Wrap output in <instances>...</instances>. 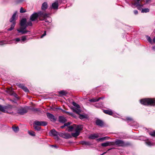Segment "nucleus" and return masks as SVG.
Masks as SVG:
<instances>
[{"instance_id": "54", "label": "nucleus", "mask_w": 155, "mask_h": 155, "mask_svg": "<svg viewBox=\"0 0 155 155\" xmlns=\"http://www.w3.org/2000/svg\"><path fill=\"white\" fill-rule=\"evenodd\" d=\"M153 41L155 43V37L153 39Z\"/></svg>"}, {"instance_id": "44", "label": "nucleus", "mask_w": 155, "mask_h": 155, "mask_svg": "<svg viewBox=\"0 0 155 155\" xmlns=\"http://www.w3.org/2000/svg\"><path fill=\"white\" fill-rule=\"evenodd\" d=\"M26 25H27V26H32V24L31 22V21H30L27 23Z\"/></svg>"}, {"instance_id": "41", "label": "nucleus", "mask_w": 155, "mask_h": 155, "mask_svg": "<svg viewBox=\"0 0 155 155\" xmlns=\"http://www.w3.org/2000/svg\"><path fill=\"white\" fill-rule=\"evenodd\" d=\"M26 39V37L25 36H23L21 37V41L23 42L25 41Z\"/></svg>"}, {"instance_id": "29", "label": "nucleus", "mask_w": 155, "mask_h": 155, "mask_svg": "<svg viewBox=\"0 0 155 155\" xmlns=\"http://www.w3.org/2000/svg\"><path fill=\"white\" fill-rule=\"evenodd\" d=\"M141 10V12L142 13H147L149 12L150 11L149 9L148 8H145L144 9H142V8Z\"/></svg>"}, {"instance_id": "12", "label": "nucleus", "mask_w": 155, "mask_h": 155, "mask_svg": "<svg viewBox=\"0 0 155 155\" xmlns=\"http://www.w3.org/2000/svg\"><path fill=\"white\" fill-rule=\"evenodd\" d=\"M81 126V125L74 124L72 125L69 126L68 127L69 129L68 130V131L69 132L71 131H72L73 130H75L78 127L80 126Z\"/></svg>"}, {"instance_id": "39", "label": "nucleus", "mask_w": 155, "mask_h": 155, "mask_svg": "<svg viewBox=\"0 0 155 155\" xmlns=\"http://www.w3.org/2000/svg\"><path fill=\"white\" fill-rule=\"evenodd\" d=\"M65 132L64 133H60L59 134H58V135L61 137L63 138H64V134Z\"/></svg>"}, {"instance_id": "35", "label": "nucleus", "mask_w": 155, "mask_h": 155, "mask_svg": "<svg viewBox=\"0 0 155 155\" xmlns=\"http://www.w3.org/2000/svg\"><path fill=\"white\" fill-rule=\"evenodd\" d=\"M28 133L32 136H35V132L32 131H28Z\"/></svg>"}, {"instance_id": "5", "label": "nucleus", "mask_w": 155, "mask_h": 155, "mask_svg": "<svg viewBox=\"0 0 155 155\" xmlns=\"http://www.w3.org/2000/svg\"><path fill=\"white\" fill-rule=\"evenodd\" d=\"M140 1V0H135L134 2L131 3V7L134 8L137 7L138 9L141 10L142 7H143L144 5L141 4Z\"/></svg>"}, {"instance_id": "57", "label": "nucleus", "mask_w": 155, "mask_h": 155, "mask_svg": "<svg viewBox=\"0 0 155 155\" xmlns=\"http://www.w3.org/2000/svg\"><path fill=\"white\" fill-rule=\"evenodd\" d=\"M52 146L54 147H57L56 146V145H52Z\"/></svg>"}, {"instance_id": "55", "label": "nucleus", "mask_w": 155, "mask_h": 155, "mask_svg": "<svg viewBox=\"0 0 155 155\" xmlns=\"http://www.w3.org/2000/svg\"><path fill=\"white\" fill-rule=\"evenodd\" d=\"M153 49L154 50H155V46H153L152 47Z\"/></svg>"}, {"instance_id": "23", "label": "nucleus", "mask_w": 155, "mask_h": 155, "mask_svg": "<svg viewBox=\"0 0 155 155\" xmlns=\"http://www.w3.org/2000/svg\"><path fill=\"white\" fill-rule=\"evenodd\" d=\"M109 137H105L97 139L96 140L97 141H103L108 139Z\"/></svg>"}, {"instance_id": "52", "label": "nucleus", "mask_w": 155, "mask_h": 155, "mask_svg": "<svg viewBox=\"0 0 155 155\" xmlns=\"http://www.w3.org/2000/svg\"><path fill=\"white\" fill-rule=\"evenodd\" d=\"M104 98V97H99L98 98V101H99L100 99H103Z\"/></svg>"}, {"instance_id": "38", "label": "nucleus", "mask_w": 155, "mask_h": 155, "mask_svg": "<svg viewBox=\"0 0 155 155\" xmlns=\"http://www.w3.org/2000/svg\"><path fill=\"white\" fill-rule=\"evenodd\" d=\"M12 129L15 132H17L19 130V128L18 127H12Z\"/></svg>"}, {"instance_id": "46", "label": "nucleus", "mask_w": 155, "mask_h": 155, "mask_svg": "<svg viewBox=\"0 0 155 155\" xmlns=\"http://www.w3.org/2000/svg\"><path fill=\"white\" fill-rule=\"evenodd\" d=\"M33 111H39V109L37 108H33L31 109Z\"/></svg>"}, {"instance_id": "22", "label": "nucleus", "mask_w": 155, "mask_h": 155, "mask_svg": "<svg viewBox=\"0 0 155 155\" xmlns=\"http://www.w3.org/2000/svg\"><path fill=\"white\" fill-rule=\"evenodd\" d=\"M103 112L104 113L110 115H111L113 114V112L111 110H104Z\"/></svg>"}, {"instance_id": "53", "label": "nucleus", "mask_w": 155, "mask_h": 155, "mask_svg": "<svg viewBox=\"0 0 155 155\" xmlns=\"http://www.w3.org/2000/svg\"><path fill=\"white\" fill-rule=\"evenodd\" d=\"M65 126H64V124L63 126H62L61 127V128H63Z\"/></svg>"}, {"instance_id": "20", "label": "nucleus", "mask_w": 155, "mask_h": 155, "mask_svg": "<svg viewBox=\"0 0 155 155\" xmlns=\"http://www.w3.org/2000/svg\"><path fill=\"white\" fill-rule=\"evenodd\" d=\"M79 108H73L72 109L74 112H75L78 114H79L81 112V110Z\"/></svg>"}, {"instance_id": "18", "label": "nucleus", "mask_w": 155, "mask_h": 155, "mask_svg": "<svg viewBox=\"0 0 155 155\" xmlns=\"http://www.w3.org/2000/svg\"><path fill=\"white\" fill-rule=\"evenodd\" d=\"M95 123L97 125L101 127H102L103 125V122L101 120L99 119H97L96 120Z\"/></svg>"}, {"instance_id": "50", "label": "nucleus", "mask_w": 155, "mask_h": 155, "mask_svg": "<svg viewBox=\"0 0 155 155\" xmlns=\"http://www.w3.org/2000/svg\"><path fill=\"white\" fill-rule=\"evenodd\" d=\"M12 95L13 96L17 98V94L15 93L14 92Z\"/></svg>"}, {"instance_id": "16", "label": "nucleus", "mask_w": 155, "mask_h": 155, "mask_svg": "<svg viewBox=\"0 0 155 155\" xmlns=\"http://www.w3.org/2000/svg\"><path fill=\"white\" fill-rule=\"evenodd\" d=\"M18 85L19 87L22 89L25 92H29V90L28 88L26 87H25L23 84H19Z\"/></svg>"}, {"instance_id": "34", "label": "nucleus", "mask_w": 155, "mask_h": 155, "mask_svg": "<svg viewBox=\"0 0 155 155\" xmlns=\"http://www.w3.org/2000/svg\"><path fill=\"white\" fill-rule=\"evenodd\" d=\"M72 104L73 106L76 107L77 108H80V106L79 104H77L74 102L73 101L72 102Z\"/></svg>"}, {"instance_id": "14", "label": "nucleus", "mask_w": 155, "mask_h": 155, "mask_svg": "<svg viewBox=\"0 0 155 155\" xmlns=\"http://www.w3.org/2000/svg\"><path fill=\"white\" fill-rule=\"evenodd\" d=\"M49 134L51 136H56L58 135V133L54 129H53L50 130L49 133Z\"/></svg>"}, {"instance_id": "17", "label": "nucleus", "mask_w": 155, "mask_h": 155, "mask_svg": "<svg viewBox=\"0 0 155 155\" xmlns=\"http://www.w3.org/2000/svg\"><path fill=\"white\" fill-rule=\"evenodd\" d=\"M59 121L60 123H64L67 121V120L64 117L60 116L59 117Z\"/></svg>"}, {"instance_id": "26", "label": "nucleus", "mask_w": 155, "mask_h": 155, "mask_svg": "<svg viewBox=\"0 0 155 155\" xmlns=\"http://www.w3.org/2000/svg\"><path fill=\"white\" fill-rule=\"evenodd\" d=\"M5 92L9 94L10 95H12V94L14 92L12 90L11 88L7 89L5 91Z\"/></svg>"}, {"instance_id": "27", "label": "nucleus", "mask_w": 155, "mask_h": 155, "mask_svg": "<svg viewBox=\"0 0 155 155\" xmlns=\"http://www.w3.org/2000/svg\"><path fill=\"white\" fill-rule=\"evenodd\" d=\"M64 136V138L66 139H69L72 137V136L70 134L66 133H65Z\"/></svg>"}, {"instance_id": "28", "label": "nucleus", "mask_w": 155, "mask_h": 155, "mask_svg": "<svg viewBox=\"0 0 155 155\" xmlns=\"http://www.w3.org/2000/svg\"><path fill=\"white\" fill-rule=\"evenodd\" d=\"M89 101L91 102H95L98 101V98L96 97L94 98L89 100Z\"/></svg>"}, {"instance_id": "42", "label": "nucleus", "mask_w": 155, "mask_h": 155, "mask_svg": "<svg viewBox=\"0 0 155 155\" xmlns=\"http://www.w3.org/2000/svg\"><path fill=\"white\" fill-rule=\"evenodd\" d=\"M150 134L152 136L155 137V130L150 133Z\"/></svg>"}, {"instance_id": "51", "label": "nucleus", "mask_w": 155, "mask_h": 155, "mask_svg": "<svg viewBox=\"0 0 155 155\" xmlns=\"http://www.w3.org/2000/svg\"><path fill=\"white\" fill-rule=\"evenodd\" d=\"M134 14L135 15H137L138 13V11L136 10H134Z\"/></svg>"}, {"instance_id": "24", "label": "nucleus", "mask_w": 155, "mask_h": 155, "mask_svg": "<svg viewBox=\"0 0 155 155\" xmlns=\"http://www.w3.org/2000/svg\"><path fill=\"white\" fill-rule=\"evenodd\" d=\"M48 7V5L47 2H44L42 5L41 9L42 10H45Z\"/></svg>"}, {"instance_id": "7", "label": "nucleus", "mask_w": 155, "mask_h": 155, "mask_svg": "<svg viewBox=\"0 0 155 155\" xmlns=\"http://www.w3.org/2000/svg\"><path fill=\"white\" fill-rule=\"evenodd\" d=\"M28 107H21L18 109L17 113L20 115H23L28 112Z\"/></svg>"}, {"instance_id": "4", "label": "nucleus", "mask_w": 155, "mask_h": 155, "mask_svg": "<svg viewBox=\"0 0 155 155\" xmlns=\"http://www.w3.org/2000/svg\"><path fill=\"white\" fill-rule=\"evenodd\" d=\"M17 12H15L12 15L11 18L10 19L9 21L10 22H12V24L11 25L10 28L8 29V31H11L12 30L15 25L16 22L15 21L16 20V15Z\"/></svg>"}, {"instance_id": "36", "label": "nucleus", "mask_w": 155, "mask_h": 155, "mask_svg": "<svg viewBox=\"0 0 155 155\" xmlns=\"http://www.w3.org/2000/svg\"><path fill=\"white\" fill-rule=\"evenodd\" d=\"M146 38L147 40L151 44H152V41L151 38L148 36H146Z\"/></svg>"}, {"instance_id": "6", "label": "nucleus", "mask_w": 155, "mask_h": 155, "mask_svg": "<svg viewBox=\"0 0 155 155\" xmlns=\"http://www.w3.org/2000/svg\"><path fill=\"white\" fill-rule=\"evenodd\" d=\"M13 106L10 105L3 106L0 104V110L4 113H8V110H11Z\"/></svg>"}, {"instance_id": "25", "label": "nucleus", "mask_w": 155, "mask_h": 155, "mask_svg": "<svg viewBox=\"0 0 155 155\" xmlns=\"http://www.w3.org/2000/svg\"><path fill=\"white\" fill-rule=\"evenodd\" d=\"M39 14L40 15H41L44 18L48 16V14L46 13H44L41 12H39Z\"/></svg>"}, {"instance_id": "3", "label": "nucleus", "mask_w": 155, "mask_h": 155, "mask_svg": "<svg viewBox=\"0 0 155 155\" xmlns=\"http://www.w3.org/2000/svg\"><path fill=\"white\" fill-rule=\"evenodd\" d=\"M114 143V145H117L118 147H125L130 145L129 142H126L123 140L119 139H116Z\"/></svg>"}, {"instance_id": "2", "label": "nucleus", "mask_w": 155, "mask_h": 155, "mask_svg": "<svg viewBox=\"0 0 155 155\" xmlns=\"http://www.w3.org/2000/svg\"><path fill=\"white\" fill-rule=\"evenodd\" d=\"M140 103L144 105H155V98H145L140 100Z\"/></svg>"}, {"instance_id": "33", "label": "nucleus", "mask_w": 155, "mask_h": 155, "mask_svg": "<svg viewBox=\"0 0 155 155\" xmlns=\"http://www.w3.org/2000/svg\"><path fill=\"white\" fill-rule=\"evenodd\" d=\"M145 143L146 144H147L148 146H150L153 145V144L150 141H147L145 142Z\"/></svg>"}, {"instance_id": "49", "label": "nucleus", "mask_w": 155, "mask_h": 155, "mask_svg": "<svg viewBox=\"0 0 155 155\" xmlns=\"http://www.w3.org/2000/svg\"><path fill=\"white\" fill-rule=\"evenodd\" d=\"M46 35V31H45L44 34L42 35L41 37V38H42L43 37Z\"/></svg>"}, {"instance_id": "59", "label": "nucleus", "mask_w": 155, "mask_h": 155, "mask_svg": "<svg viewBox=\"0 0 155 155\" xmlns=\"http://www.w3.org/2000/svg\"><path fill=\"white\" fill-rule=\"evenodd\" d=\"M111 149H108V150H110Z\"/></svg>"}, {"instance_id": "37", "label": "nucleus", "mask_w": 155, "mask_h": 155, "mask_svg": "<svg viewBox=\"0 0 155 155\" xmlns=\"http://www.w3.org/2000/svg\"><path fill=\"white\" fill-rule=\"evenodd\" d=\"M27 12L26 9H24L22 7L21 8L20 10V12L21 13H24Z\"/></svg>"}, {"instance_id": "40", "label": "nucleus", "mask_w": 155, "mask_h": 155, "mask_svg": "<svg viewBox=\"0 0 155 155\" xmlns=\"http://www.w3.org/2000/svg\"><path fill=\"white\" fill-rule=\"evenodd\" d=\"M65 112L68 114L71 115L72 116H73L74 117H75V116H74V114L72 113H71V112H68V111H65Z\"/></svg>"}, {"instance_id": "45", "label": "nucleus", "mask_w": 155, "mask_h": 155, "mask_svg": "<svg viewBox=\"0 0 155 155\" xmlns=\"http://www.w3.org/2000/svg\"><path fill=\"white\" fill-rule=\"evenodd\" d=\"M6 43V41L3 40L0 41V45H2Z\"/></svg>"}, {"instance_id": "11", "label": "nucleus", "mask_w": 155, "mask_h": 155, "mask_svg": "<svg viewBox=\"0 0 155 155\" xmlns=\"http://www.w3.org/2000/svg\"><path fill=\"white\" fill-rule=\"evenodd\" d=\"M47 117L50 119V120L52 122H55L57 120V118L52 114L49 113L47 114Z\"/></svg>"}, {"instance_id": "10", "label": "nucleus", "mask_w": 155, "mask_h": 155, "mask_svg": "<svg viewBox=\"0 0 155 155\" xmlns=\"http://www.w3.org/2000/svg\"><path fill=\"white\" fill-rule=\"evenodd\" d=\"M40 16L39 12L34 13L30 17V20L32 21H34L37 19L38 16Z\"/></svg>"}, {"instance_id": "19", "label": "nucleus", "mask_w": 155, "mask_h": 155, "mask_svg": "<svg viewBox=\"0 0 155 155\" xmlns=\"http://www.w3.org/2000/svg\"><path fill=\"white\" fill-rule=\"evenodd\" d=\"M58 7V2H55L52 4V8L54 9H57Z\"/></svg>"}, {"instance_id": "56", "label": "nucleus", "mask_w": 155, "mask_h": 155, "mask_svg": "<svg viewBox=\"0 0 155 155\" xmlns=\"http://www.w3.org/2000/svg\"><path fill=\"white\" fill-rule=\"evenodd\" d=\"M150 1V0H147L146 1V3H148Z\"/></svg>"}, {"instance_id": "9", "label": "nucleus", "mask_w": 155, "mask_h": 155, "mask_svg": "<svg viewBox=\"0 0 155 155\" xmlns=\"http://www.w3.org/2000/svg\"><path fill=\"white\" fill-rule=\"evenodd\" d=\"M34 124L37 126H45L47 125V123L44 121L36 120L34 122Z\"/></svg>"}, {"instance_id": "8", "label": "nucleus", "mask_w": 155, "mask_h": 155, "mask_svg": "<svg viewBox=\"0 0 155 155\" xmlns=\"http://www.w3.org/2000/svg\"><path fill=\"white\" fill-rule=\"evenodd\" d=\"M83 127L81 125L80 126L78 127L75 130V131L74 133H71V136L74 137H77L80 134V131L82 130Z\"/></svg>"}, {"instance_id": "48", "label": "nucleus", "mask_w": 155, "mask_h": 155, "mask_svg": "<svg viewBox=\"0 0 155 155\" xmlns=\"http://www.w3.org/2000/svg\"><path fill=\"white\" fill-rule=\"evenodd\" d=\"M64 124V126H69L71 124V123L69 122H68L67 123H65Z\"/></svg>"}, {"instance_id": "31", "label": "nucleus", "mask_w": 155, "mask_h": 155, "mask_svg": "<svg viewBox=\"0 0 155 155\" xmlns=\"http://www.w3.org/2000/svg\"><path fill=\"white\" fill-rule=\"evenodd\" d=\"M33 127L37 131H39L41 130V127L37 125H35L34 124Z\"/></svg>"}, {"instance_id": "43", "label": "nucleus", "mask_w": 155, "mask_h": 155, "mask_svg": "<svg viewBox=\"0 0 155 155\" xmlns=\"http://www.w3.org/2000/svg\"><path fill=\"white\" fill-rule=\"evenodd\" d=\"M79 118L81 119H82L85 118V116L82 114H80Z\"/></svg>"}, {"instance_id": "30", "label": "nucleus", "mask_w": 155, "mask_h": 155, "mask_svg": "<svg viewBox=\"0 0 155 155\" xmlns=\"http://www.w3.org/2000/svg\"><path fill=\"white\" fill-rule=\"evenodd\" d=\"M59 93L62 95H66L67 93L66 91H61L58 92Z\"/></svg>"}, {"instance_id": "21", "label": "nucleus", "mask_w": 155, "mask_h": 155, "mask_svg": "<svg viewBox=\"0 0 155 155\" xmlns=\"http://www.w3.org/2000/svg\"><path fill=\"white\" fill-rule=\"evenodd\" d=\"M80 143L83 145H86L89 146L91 145V143L89 141H82L80 142Z\"/></svg>"}, {"instance_id": "58", "label": "nucleus", "mask_w": 155, "mask_h": 155, "mask_svg": "<svg viewBox=\"0 0 155 155\" xmlns=\"http://www.w3.org/2000/svg\"><path fill=\"white\" fill-rule=\"evenodd\" d=\"M55 109H59L60 108H58V107H57V108H55Z\"/></svg>"}, {"instance_id": "32", "label": "nucleus", "mask_w": 155, "mask_h": 155, "mask_svg": "<svg viewBox=\"0 0 155 155\" xmlns=\"http://www.w3.org/2000/svg\"><path fill=\"white\" fill-rule=\"evenodd\" d=\"M13 41L15 42V44H17V42H19L21 41V39L19 38H16L12 40Z\"/></svg>"}, {"instance_id": "47", "label": "nucleus", "mask_w": 155, "mask_h": 155, "mask_svg": "<svg viewBox=\"0 0 155 155\" xmlns=\"http://www.w3.org/2000/svg\"><path fill=\"white\" fill-rule=\"evenodd\" d=\"M126 119L127 120H129V121H132V120H133V119L132 118L130 117H127L126 118Z\"/></svg>"}, {"instance_id": "1", "label": "nucleus", "mask_w": 155, "mask_h": 155, "mask_svg": "<svg viewBox=\"0 0 155 155\" xmlns=\"http://www.w3.org/2000/svg\"><path fill=\"white\" fill-rule=\"evenodd\" d=\"M26 22V19L25 18H22L21 20L20 23L21 27L20 29L17 30L19 33H21L22 34H23L30 32L29 31L25 30L27 27Z\"/></svg>"}, {"instance_id": "15", "label": "nucleus", "mask_w": 155, "mask_h": 155, "mask_svg": "<svg viewBox=\"0 0 155 155\" xmlns=\"http://www.w3.org/2000/svg\"><path fill=\"white\" fill-rule=\"evenodd\" d=\"M99 137V134H93L89 135L88 136V138L90 139H94L98 138Z\"/></svg>"}, {"instance_id": "13", "label": "nucleus", "mask_w": 155, "mask_h": 155, "mask_svg": "<svg viewBox=\"0 0 155 155\" xmlns=\"http://www.w3.org/2000/svg\"><path fill=\"white\" fill-rule=\"evenodd\" d=\"M101 145L103 147H107L110 146L114 145V142L107 141L105 143H102Z\"/></svg>"}]
</instances>
